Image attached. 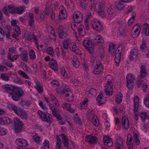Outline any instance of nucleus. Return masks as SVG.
<instances>
[{"label":"nucleus","instance_id":"0e129e2a","mask_svg":"<svg viewBox=\"0 0 149 149\" xmlns=\"http://www.w3.org/2000/svg\"><path fill=\"white\" fill-rule=\"evenodd\" d=\"M32 39L33 40V42L36 44V47L38 48V40L37 38V36L34 34H32Z\"/></svg>","mask_w":149,"mask_h":149},{"label":"nucleus","instance_id":"79ce46f5","mask_svg":"<svg viewBox=\"0 0 149 149\" xmlns=\"http://www.w3.org/2000/svg\"><path fill=\"white\" fill-rule=\"evenodd\" d=\"M92 122L94 125L95 126H97L99 124V121L97 117L95 115H93L92 117Z\"/></svg>","mask_w":149,"mask_h":149},{"label":"nucleus","instance_id":"58836bf2","mask_svg":"<svg viewBox=\"0 0 149 149\" xmlns=\"http://www.w3.org/2000/svg\"><path fill=\"white\" fill-rule=\"evenodd\" d=\"M29 16L30 17L29 19V25L31 27H32L33 25L34 24V19L32 13H30L29 14Z\"/></svg>","mask_w":149,"mask_h":149},{"label":"nucleus","instance_id":"9b49d317","mask_svg":"<svg viewBox=\"0 0 149 149\" xmlns=\"http://www.w3.org/2000/svg\"><path fill=\"white\" fill-rule=\"evenodd\" d=\"M103 140L106 146L109 147L113 146V143L111 139L109 136H104L103 138Z\"/></svg>","mask_w":149,"mask_h":149},{"label":"nucleus","instance_id":"f704fd0d","mask_svg":"<svg viewBox=\"0 0 149 149\" xmlns=\"http://www.w3.org/2000/svg\"><path fill=\"white\" fill-rule=\"evenodd\" d=\"M116 101L118 104H120L122 101L123 98V95L120 92L117 93L116 97Z\"/></svg>","mask_w":149,"mask_h":149},{"label":"nucleus","instance_id":"f8f14e48","mask_svg":"<svg viewBox=\"0 0 149 149\" xmlns=\"http://www.w3.org/2000/svg\"><path fill=\"white\" fill-rule=\"evenodd\" d=\"M16 114L23 119L26 120L28 118V115L26 112L21 109H19Z\"/></svg>","mask_w":149,"mask_h":149},{"label":"nucleus","instance_id":"c9c22d12","mask_svg":"<svg viewBox=\"0 0 149 149\" xmlns=\"http://www.w3.org/2000/svg\"><path fill=\"white\" fill-rule=\"evenodd\" d=\"M61 73L63 76L65 78H69L70 76L68 74L64 67L61 68Z\"/></svg>","mask_w":149,"mask_h":149},{"label":"nucleus","instance_id":"0eeeda50","mask_svg":"<svg viewBox=\"0 0 149 149\" xmlns=\"http://www.w3.org/2000/svg\"><path fill=\"white\" fill-rule=\"evenodd\" d=\"M57 93L62 95H64L65 96L69 97L70 95H72V93L70 90L68 88H63L61 87L56 91Z\"/></svg>","mask_w":149,"mask_h":149},{"label":"nucleus","instance_id":"a878e982","mask_svg":"<svg viewBox=\"0 0 149 149\" xmlns=\"http://www.w3.org/2000/svg\"><path fill=\"white\" fill-rule=\"evenodd\" d=\"M143 32L146 36H149V26L148 24L146 23L144 24Z\"/></svg>","mask_w":149,"mask_h":149},{"label":"nucleus","instance_id":"bb28decb","mask_svg":"<svg viewBox=\"0 0 149 149\" xmlns=\"http://www.w3.org/2000/svg\"><path fill=\"white\" fill-rule=\"evenodd\" d=\"M40 17L41 19H44L46 15H49V13L47 10L46 7L45 8V10H42L40 13Z\"/></svg>","mask_w":149,"mask_h":149},{"label":"nucleus","instance_id":"774afa93","mask_svg":"<svg viewBox=\"0 0 149 149\" xmlns=\"http://www.w3.org/2000/svg\"><path fill=\"white\" fill-rule=\"evenodd\" d=\"M140 116L141 118L143 120V122H144V120H145L146 117V113L141 112L140 113Z\"/></svg>","mask_w":149,"mask_h":149},{"label":"nucleus","instance_id":"c756f323","mask_svg":"<svg viewBox=\"0 0 149 149\" xmlns=\"http://www.w3.org/2000/svg\"><path fill=\"white\" fill-rule=\"evenodd\" d=\"M12 81L14 83L19 85H22L24 84L22 80L19 77H13Z\"/></svg>","mask_w":149,"mask_h":149},{"label":"nucleus","instance_id":"dca6fc26","mask_svg":"<svg viewBox=\"0 0 149 149\" xmlns=\"http://www.w3.org/2000/svg\"><path fill=\"white\" fill-rule=\"evenodd\" d=\"M70 48L71 51L74 52L76 54H80V50L75 43H72L70 46Z\"/></svg>","mask_w":149,"mask_h":149},{"label":"nucleus","instance_id":"393cba45","mask_svg":"<svg viewBox=\"0 0 149 149\" xmlns=\"http://www.w3.org/2000/svg\"><path fill=\"white\" fill-rule=\"evenodd\" d=\"M136 26H137L138 27V28H137L135 31H134V32L132 35V37L133 38H135L137 37L138 35L139 34L140 32V30H141V28L140 27V25L139 24H137L136 25H135L133 27H135Z\"/></svg>","mask_w":149,"mask_h":149},{"label":"nucleus","instance_id":"6e6552de","mask_svg":"<svg viewBox=\"0 0 149 149\" xmlns=\"http://www.w3.org/2000/svg\"><path fill=\"white\" fill-rule=\"evenodd\" d=\"M73 18L75 23H80L82 22L83 19V16L81 12L77 11L74 13Z\"/></svg>","mask_w":149,"mask_h":149},{"label":"nucleus","instance_id":"473e14b6","mask_svg":"<svg viewBox=\"0 0 149 149\" xmlns=\"http://www.w3.org/2000/svg\"><path fill=\"white\" fill-rule=\"evenodd\" d=\"M66 13V11L65 10H61L58 15L59 18L62 19H64L67 18V15Z\"/></svg>","mask_w":149,"mask_h":149},{"label":"nucleus","instance_id":"4c0bfd02","mask_svg":"<svg viewBox=\"0 0 149 149\" xmlns=\"http://www.w3.org/2000/svg\"><path fill=\"white\" fill-rule=\"evenodd\" d=\"M37 90L40 93L43 92V89L40 83L37 81L36 83V86H35Z\"/></svg>","mask_w":149,"mask_h":149},{"label":"nucleus","instance_id":"f257e3e1","mask_svg":"<svg viewBox=\"0 0 149 149\" xmlns=\"http://www.w3.org/2000/svg\"><path fill=\"white\" fill-rule=\"evenodd\" d=\"M105 79L107 83L105 86L104 92L107 95L109 96L112 95L113 93L112 86L113 77L111 75H108L106 76Z\"/></svg>","mask_w":149,"mask_h":149},{"label":"nucleus","instance_id":"1a4fd4ad","mask_svg":"<svg viewBox=\"0 0 149 149\" xmlns=\"http://www.w3.org/2000/svg\"><path fill=\"white\" fill-rule=\"evenodd\" d=\"M2 88L8 93L11 95L15 86L10 84H4L1 86Z\"/></svg>","mask_w":149,"mask_h":149},{"label":"nucleus","instance_id":"c03bdc74","mask_svg":"<svg viewBox=\"0 0 149 149\" xmlns=\"http://www.w3.org/2000/svg\"><path fill=\"white\" fill-rule=\"evenodd\" d=\"M29 58L31 60H34L36 58V56L35 52L32 50H31L29 53Z\"/></svg>","mask_w":149,"mask_h":149},{"label":"nucleus","instance_id":"3c124183","mask_svg":"<svg viewBox=\"0 0 149 149\" xmlns=\"http://www.w3.org/2000/svg\"><path fill=\"white\" fill-rule=\"evenodd\" d=\"M140 49L142 52H145L147 49L146 43L145 42H143L140 46Z\"/></svg>","mask_w":149,"mask_h":149},{"label":"nucleus","instance_id":"37998d69","mask_svg":"<svg viewBox=\"0 0 149 149\" xmlns=\"http://www.w3.org/2000/svg\"><path fill=\"white\" fill-rule=\"evenodd\" d=\"M2 121L4 124L9 125L12 123L13 120L8 117H5L2 119Z\"/></svg>","mask_w":149,"mask_h":149},{"label":"nucleus","instance_id":"72a5a7b5","mask_svg":"<svg viewBox=\"0 0 149 149\" xmlns=\"http://www.w3.org/2000/svg\"><path fill=\"white\" fill-rule=\"evenodd\" d=\"M72 61V64L74 67L75 68H78L80 65V63L76 56H74Z\"/></svg>","mask_w":149,"mask_h":149},{"label":"nucleus","instance_id":"69168bd1","mask_svg":"<svg viewBox=\"0 0 149 149\" xmlns=\"http://www.w3.org/2000/svg\"><path fill=\"white\" fill-rule=\"evenodd\" d=\"M133 138L136 142L137 143V144L139 145V144L140 141L139 139L138 135L137 134H134L133 135Z\"/></svg>","mask_w":149,"mask_h":149},{"label":"nucleus","instance_id":"2eb2a0df","mask_svg":"<svg viewBox=\"0 0 149 149\" xmlns=\"http://www.w3.org/2000/svg\"><path fill=\"white\" fill-rule=\"evenodd\" d=\"M62 142L64 146L67 149H71L69 147L68 139L66 136L63 134H61Z\"/></svg>","mask_w":149,"mask_h":149},{"label":"nucleus","instance_id":"412c9836","mask_svg":"<svg viewBox=\"0 0 149 149\" xmlns=\"http://www.w3.org/2000/svg\"><path fill=\"white\" fill-rule=\"evenodd\" d=\"M138 50L137 49H134L131 52L130 59L131 60L136 59L138 57Z\"/></svg>","mask_w":149,"mask_h":149},{"label":"nucleus","instance_id":"cd10ccee","mask_svg":"<svg viewBox=\"0 0 149 149\" xmlns=\"http://www.w3.org/2000/svg\"><path fill=\"white\" fill-rule=\"evenodd\" d=\"M116 149H124V146L123 141L121 140H118L116 143Z\"/></svg>","mask_w":149,"mask_h":149},{"label":"nucleus","instance_id":"e2e57ef3","mask_svg":"<svg viewBox=\"0 0 149 149\" xmlns=\"http://www.w3.org/2000/svg\"><path fill=\"white\" fill-rule=\"evenodd\" d=\"M130 135L129 134L127 136V139L126 142V143L127 144V146L128 148L129 149H132L133 147V143H129L128 142V141H129V139L130 138Z\"/></svg>","mask_w":149,"mask_h":149},{"label":"nucleus","instance_id":"423d86ee","mask_svg":"<svg viewBox=\"0 0 149 149\" xmlns=\"http://www.w3.org/2000/svg\"><path fill=\"white\" fill-rule=\"evenodd\" d=\"M126 78L127 86L129 89L131 90L133 88L135 77L132 74H128Z\"/></svg>","mask_w":149,"mask_h":149},{"label":"nucleus","instance_id":"aec40b11","mask_svg":"<svg viewBox=\"0 0 149 149\" xmlns=\"http://www.w3.org/2000/svg\"><path fill=\"white\" fill-rule=\"evenodd\" d=\"M94 43L93 41L90 38H86L83 41V45L86 47H89L90 45H93Z\"/></svg>","mask_w":149,"mask_h":149},{"label":"nucleus","instance_id":"052dcab7","mask_svg":"<svg viewBox=\"0 0 149 149\" xmlns=\"http://www.w3.org/2000/svg\"><path fill=\"white\" fill-rule=\"evenodd\" d=\"M47 53L48 54L52 56L54 55V52L53 51L52 48L50 47H49L47 50Z\"/></svg>","mask_w":149,"mask_h":149},{"label":"nucleus","instance_id":"a211bd4d","mask_svg":"<svg viewBox=\"0 0 149 149\" xmlns=\"http://www.w3.org/2000/svg\"><path fill=\"white\" fill-rule=\"evenodd\" d=\"M49 66L52 70L55 71H57L58 70L57 63L55 60L53 58L50 62Z\"/></svg>","mask_w":149,"mask_h":149},{"label":"nucleus","instance_id":"5fc2aeb1","mask_svg":"<svg viewBox=\"0 0 149 149\" xmlns=\"http://www.w3.org/2000/svg\"><path fill=\"white\" fill-rule=\"evenodd\" d=\"M8 107L10 109L14 111L15 113L18 110L17 107L13 104H10L8 105Z\"/></svg>","mask_w":149,"mask_h":149},{"label":"nucleus","instance_id":"a18cd8bd","mask_svg":"<svg viewBox=\"0 0 149 149\" xmlns=\"http://www.w3.org/2000/svg\"><path fill=\"white\" fill-rule=\"evenodd\" d=\"M103 70V68H100L99 67H94L93 72L95 74H98L102 72Z\"/></svg>","mask_w":149,"mask_h":149},{"label":"nucleus","instance_id":"c85d7f7f","mask_svg":"<svg viewBox=\"0 0 149 149\" xmlns=\"http://www.w3.org/2000/svg\"><path fill=\"white\" fill-rule=\"evenodd\" d=\"M134 111L137 112L139 108V97L137 96H136L134 100Z\"/></svg>","mask_w":149,"mask_h":149},{"label":"nucleus","instance_id":"5701e85b","mask_svg":"<svg viewBox=\"0 0 149 149\" xmlns=\"http://www.w3.org/2000/svg\"><path fill=\"white\" fill-rule=\"evenodd\" d=\"M143 78L139 77L138 79L136 81L137 86L139 88L142 87L144 85V84H146L143 80Z\"/></svg>","mask_w":149,"mask_h":149},{"label":"nucleus","instance_id":"de8ad7c7","mask_svg":"<svg viewBox=\"0 0 149 149\" xmlns=\"http://www.w3.org/2000/svg\"><path fill=\"white\" fill-rule=\"evenodd\" d=\"M121 55L115 54V61L116 63V65L117 66L119 65V64L121 61Z\"/></svg>","mask_w":149,"mask_h":149},{"label":"nucleus","instance_id":"09e8293b","mask_svg":"<svg viewBox=\"0 0 149 149\" xmlns=\"http://www.w3.org/2000/svg\"><path fill=\"white\" fill-rule=\"evenodd\" d=\"M56 139L57 141L56 143V147L58 149H61L62 147L61 141L58 136H56Z\"/></svg>","mask_w":149,"mask_h":149},{"label":"nucleus","instance_id":"338daca9","mask_svg":"<svg viewBox=\"0 0 149 149\" xmlns=\"http://www.w3.org/2000/svg\"><path fill=\"white\" fill-rule=\"evenodd\" d=\"M15 8L11 6H8L7 8L8 11L10 13H14Z\"/></svg>","mask_w":149,"mask_h":149},{"label":"nucleus","instance_id":"49530a36","mask_svg":"<svg viewBox=\"0 0 149 149\" xmlns=\"http://www.w3.org/2000/svg\"><path fill=\"white\" fill-rule=\"evenodd\" d=\"M104 5L102 4L98 3L96 4L95 6V8L97 12L100 10H104Z\"/></svg>","mask_w":149,"mask_h":149},{"label":"nucleus","instance_id":"13d9d810","mask_svg":"<svg viewBox=\"0 0 149 149\" xmlns=\"http://www.w3.org/2000/svg\"><path fill=\"white\" fill-rule=\"evenodd\" d=\"M107 12L108 14L112 15L115 12V11L113 8V7L110 6L107 9Z\"/></svg>","mask_w":149,"mask_h":149},{"label":"nucleus","instance_id":"7c9ffc66","mask_svg":"<svg viewBox=\"0 0 149 149\" xmlns=\"http://www.w3.org/2000/svg\"><path fill=\"white\" fill-rule=\"evenodd\" d=\"M0 78L3 81H8L10 80V76L8 74L3 73L1 74Z\"/></svg>","mask_w":149,"mask_h":149},{"label":"nucleus","instance_id":"a19ab883","mask_svg":"<svg viewBox=\"0 0 149 149\" xmlns=\"http://www.w3.org/2000/svg\"><path fill=\"white\" fill-rule=\"evenodd\" d=\"M84 29L82 25H80L78 29H77V31L81 36H84Z\"/></svg>","mask_w":149,"mask_h":149},{"label":"nucleus","instance_id":"8fccbe9b","mask_svg":"<svg viewBox=\"0 0 149 149\" xmlns=\"http://www.w3.org/2000/svg\"><path fill=\"white\" fill-rule=\"evenodd\" d=\"M50 97L51 100L52 102V103L55 105L56 106H58V102L55 97L52 94L50 95Z\"/></svg>","mask_w":149,"mask_h":149},{"label":"nucleus","instance_id":"39448f33","mask_svg":"<svg viewBox=\"0 0 149 149\" xmlns=\"http://www.w3.org/2000/svg\"><path fill=\"white\" fill-rule=\"evenodd\" d=\"M38 113L43 121L47 122H49L50 123L52 122V119L51 118L52 116L51 114L43 112L40 110H38Z\"/></svg>","mask_w":149,"mask_h":149},{"label":"nucleus","instance_id":"f03ea898","mask_svg":"<svg viewBox=\"0 0 149 149\" xmlns=\"http://www.w3.org/2000/svg\"><path fill=\"white\" fill-rule=\"evenodd\" d=\"M24 94V91L18 87H15L11 94L12 98L15 101H17L19 100V98Z\"/></svg>","mask_w":149,"mask_h":149},{"label":"nucleus","instance_id":"4468645a","mask_svg":"<svg viewBox=\"0 0 149 149\" xmlns=\"http://www.w3.org/2000/svg\"><path fill=\"white\" fill-rule=\"evenodd\" d=\"M115 6L116 9L120 10H125L126 8V6L123 2L119 1L116 2Z\"/></svg>","mask_w":149,"mask_h":149},{"label":"nucleus","instance_id":"20e7f679","mask_svg":"<svg viewBox=\"0 0 149 149\" xmlns=\"http://www.w3.org/2000/svg\"><path fill=\"white\" fill-rule=\"evenodd\" d=\"M91 24L93 29L98 32H100L103 29V27L101 22L96 19L91 22Z\"/></svg>","mask_w":149,"mask_h":149},{"label":"nucleus","instance_id":"bf43d9fd","mask_svg":"<svg viewBox=\"0 0 149 149\" xmlns=\"http://www.w3.org/2000/svg\"><path fill=\"white\" fill-rule=\"evenodd\" d=\"M95 40L98 43H102L104 42V41L102 37L100 36H95Z\"/></svg>","mask_w":149,"mask_h":149},{"label":"nucleus","instance_id":"603ef678","mask_svg":"<svg viewBox=\"0 0 149 149\" xmlns=\"http://www.w3.org/2000/svg\"><path fill=\"white\" fill-rule=\"evenodd\" d=\"M18 72L23 78L26 79H29V77L23 71L19 70L18 71Z\"/></svg>","mask_w":149,"mask_h":149},{"label":"nucleus","instance_id":"4be33fe9","mask_svg":"<svg viewBox=\"0 0 149 149\" xmlns=\"http://www.w3.org/2000/svg\"><path fill=\"white\" fill-rule=\"evenodd\" d=\"M140 69L141 74L139 77H141V78H144L147 76L148 74L146 71L145 67L144 65H142Z\"/></svg>","mask_w":149,"mask_h":149},{"label":"nucleus","instance_id":"9d476101","mask_svg":"<svg viewBox=\"0 0 149 149\" xmlns=\"http://www.w3.org/2000/svg\"><path fill=\"white\" fill-rule=\"evenodd\" d=\"M16 142L18 146L22 148L27 146L28 144V141L22 139H17L16 140Z\"/></svg>","mask_w":149,"mask_h":149},{"label":"nucleus","instance_id":"6ab92c4d","mask_svg":"<svg viewBox=\"0 0 149 149\" xmlns=\"http://www.w3.org/2000/svg\"><path fill=\"white\" fill-rule=\"evenodd\" d=\"M58 36L61 39H63L67 36L66 33L62 29L61 27L58 28Z\"/></svg>","mask_w":149,"mask_h":149},{"label":"nucleus","instance_id":"6e6d98bb","mask_svg":"<svg viewBox=\"0 0 149 149\" xmlns=\"http://www.w3.org/2000/svg\"><path fill=\"white\" fill-rule=\"evenodd\" d=\"M15 11L14 12V13H17L18 14H21L24 11L23 8L20 7H19L15 8Z\"/></svg>","mask_w":149,"mask_h":149},{"label":"nucleus","instance_id":"b1692460","mask_svg":"<svg viewBox=\"0 0 149 149\" xmlns=\"http://www.w3.org/2000/svg\"><path fill=\"white\" fill-rule=\"evenodd\" d=\"M103 94L102 93H100L97 96L96 100L97 101V104L100 106L104 103L103 101Z\"/></svg>","mask_w":149,"mask_h":149},{"label":"nucleus","instance_id":"864d4df0","mask_svg":"<svg viewBox=\"0 0 149 149\" xmlns=\"http://www.w3.org/2000/svg\"><path fill=\"white\" fill-rule=\"evenodd\" d=\"M114 47L115 45L113 43H111L109 44V47L108 49L109 52L112 54V53L114 52Z\"/></svg>","mask_w":149,"mask_h":149},{"label":"nucleus","instance_id":"7ed1b4c3","mask_svg":"<svg viewBox=\"0 0 149 149\" xmlns=\"http://www.w3.org/2000/svg\"><path fill=\"white\" fill-rule=\"evenodd\" d=\"M15 131L16 133H19L24 130L23 124L18 118H13Z\"/></svg>","mask_w":149,"mask_h":149},{"label":"nucleus","instance_id":"2f4dec72","mask_svg":"<svg viewBox=\"0 0 149 149\" xmlns=\"http://www.w3.org/2000/svg\"><path fill=\"white\" fill-rule=\"evenodd\" d=\"M21 58L24 61H26L28 59V53L26 50H24L22 52L21 54Z\"/></svg>","mask_w":149,"mask_h":149},{"label":"nucleus","instance_id":"f3484780","mask_svg":"<svg viewBox=\"0 0 149 149\" xmlns=\"http://www.w3.org/2000/svg\"><path fill=\"white\" fill-rule=\"evenodd\" d=\"M86 141L90 144H94L96 143V136L89 135L86 136Z\"/></svg>","mask_w":149,"mask_h":149},{"label":"nucleus","instance_id":"680f3d73","mask_svg":"<svg viewBox=\"0 0 149 149\" xmlns=\"http://www.w3.org/2000/svg\"><path fill=\"white\" fill-rule=\"evenodd\" d=\"M51 39H54V40L55 41L56 40L55 33L54 30H52L51 31L50 34L49 35Z\"/></svg>","mask_w":149,"mask_h":149},{"label":"nucleus","instance_id":"ea45409f","mask_svg":"<svg viewBox=\"0 0 149 149\" xmlns=\"http://www.w3.org/2000/svg\"><path fill=\"white\" fill-rule=\"evenodd\" d=\"M72 42L70 40H65L63 42V46L65 49H67L68 47V46H70Z\"/></svg>","mask_w":149,"mask_h":149},{"label":"nucleus","instance_id":"ddd939ff","mask_svg":"<svg viewBox=\"0 0 149 149\" xmlns=\"http://www.w3.org/2000/svg\"><path fill=\"white\" fill-rule=\"evenodd\" d=\"M122 124L123 128L126 130L129 128L130 125L129 121L127 117H123L122 119Z\"/></svg>","mask_w":149,"mask_h":149},{"label":"nucleus","instance_id":"e433bc0d","mask_svg":"<svg viewBox=\"0 0 149 149\" xmlns=\"http://www.w3.org/2000/svg\"><path fill=\"white\" fill-rule=\"evenodd\" d=\"M32 138L35 142L37 143H39L41 141L40 137L36 133L33 136Z\"/></svg>","mask_w":149,"mask_h":149},{"label":"nucleus","instance_id":"4d7b16f0","mask_svg":"<svg viewBox=\"0 0 149 149\" xmlns=\"http://www.w3.org/2000/svg\"><path fill=\"white\" fill-rule=\"evenodd\" d=\"M122 45L121 44H120L118 46L117 49L116 51L115 54H119L121 55V52L122 50Z\"/></svg>","mask_w":149,"mask_h":149}]
</instances>
